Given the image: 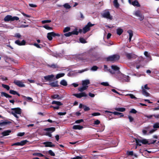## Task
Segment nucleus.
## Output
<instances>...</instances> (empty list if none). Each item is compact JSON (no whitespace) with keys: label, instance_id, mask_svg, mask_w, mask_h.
Wrapping results in <instances>:
<instances>
[{"label":"nucleus","instance_id":"1","mask_svg":"<svg viewBox=\"0 0 159 159\" xmlns=\"http://www.w3.org/2000/svg\"><path fill=\"white\" fill-rule=\"evenodd\" d=\"M128 2L130 4H131L134 6H136L137 7H139L140 6L137 0H134V1H131V0H128Z\"/></svg>","mask_w":159,"mask_h":159},{"label":"nucleus","instance_id":"2","mask_svg":"<svg viewBox=\"0 0 159 159\" xmlns=\"http://www.w3.org/2000/svg\"><path fill=\"white\" fill-rule=\"evenodd\" d=\"M63 7L66 9H69L71 7V6L68 3H66L63 5Z\"/></svg>","mask_w":159,"mask_h":159},{"label":"nucleus","instance_id":"3","mask_svg":"<svg viewBox=\"0 0 159 159\" xmlns=\"http://www.w3.org/2000/svg\"><path fill=\"white\" fill-rule=\"evenodd\" d=\"M113 3L115 7H119V4L117 2V0H114Z\"/></svg>","mask_w":159,"mask_h":159},{"label":"nucleus","instance_id":"4","mask_svg":"<svg viewBox=\"0 0 159 159\" xmlns=\"http://www.w3.org/2000/svg\"><path fill=\"white\" fill-rule=\"evenodd\" d=\"M29 6L31 7H36V5L33 4H29Z\"/></svg>","mask_w":159,"mask_h":159},{"label":"nucleus","instance_id":"5","mask_svg":"<svg viewBox=\"0 0 159 159\" xmlns=\"http://www.w3.org/2000/svg\"><path fill=\"white\" fill-rule=\"evenodd\" d=\"M78 3L77 2H75V4L73 5V7H75L78 5Z\"/></svg>","mask_w":159,"mask_h":159},{"label":"nucleus","instance_id":"6","mask_svg":"<svg viewBox=\"0 0 159 159\" xmlns=\"http://www.w3.org/2000/svg\"><path fill=\"white\" fill-rule=\"evenodd\" d=\"M99 3H100L101 5H102L103 4V2H99Z\"/></svg>","mask_w":159,"mask_h":159}]
</instances>
